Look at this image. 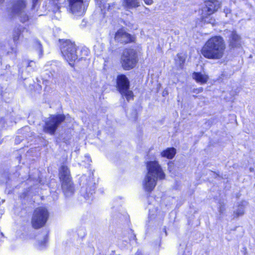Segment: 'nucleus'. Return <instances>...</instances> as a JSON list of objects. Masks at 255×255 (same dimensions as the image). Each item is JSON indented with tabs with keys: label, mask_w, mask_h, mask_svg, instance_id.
<instances>
[{
	"label": "nucleus",
	"mask_w": 255,
	"mask_h": 255,
	"mask_svg": "<svg viewBox=\"0 0 255 255\" xmlns=\"http://www.w3.org/2000/svg\"><path fill=\"white\" fill-rule=\"evenodd\" d=\"M226 44L223 37L215 36L209 39L202 48L203 56L209 59L218 60L225 54Z\"/></svg>",
	"instance_id": "nucleus-1"
},
{
	"label": "nucleus",
	"mask_w": 255,
	"mask_h": 255,
	"mask_svg": "<svg viewBox=\"0 0 255 255\" xmlns=\"http://www.w3.org/2000/svg\"><path fill=\"white\" fill-rule=\"evenodd\" d=\"M146 167L147 173L143 180L142 185L145 191L150 192L155 187L157 180L164 178L165 174L157 161H149Z\"/></svg>",
	"instance_id": "nucleus-2"
},
{
	"label": "nucleus",
	"mask_w": 255,
	"mask_h": 255,
	"mask_svg": "<svg viewBox=\"0 0 255 255\" xmlns=\"http://www.w3.org/2000/svg\"><path fill=\"white\" fill-rule=\"evenodd\" d=\"M65 120L63 114L52 115L46 119L43 126V131L50 135H54L59 126Z\"/></svg>",
	"instance_id": "nucleus-3"
},
{
	"label": "nucleus",
	"mask_w": 255,
	"mask_h": 255,
	"mask_svg": "<svg viewBox=\"0 0 255 255\" xmlns=\"http://www.w3.org/2000/svg\"><path fill=\"white\" fill-rule=\"evenodd\" d=\"M61 51L65 59L73 66L71 62H75L78 59L75 44L69 40H65L61 44Z\"/></svg>",
	"instance_id": "nucleus-4"
},
{
	"label": "nucleus",
	"mask_w": 255,
	"mask_h": 255,
	"mask_svg": "<svg viewBox=\"0 0 255 255\" xmlns=\"http://www.w3.org/2000/svg\"><path fill=\"white\" fill-rule=\"evenodd\" d=\"M137 56L135 50L133 49H126L121 56V62L125 70H130L134 68L137 62Z\"/></svg>",
	"instance_id": "nucleus-5"
},
{
	"label": "nucleus",
	"mask_w": 255,
	"mask_h": 255,
	"mask_svg": "<svg viewBox=\"0 0 255 255\" xmlns=\"http://www.w3.org/2000/svg\"><path fill=\"white\" fill-rule=\"evenodd\" d=\"M117 88L119 92L125 96L127 101L133 99V92L129 90V81L125 75H119L117 78Z\"/></svg>",
	"instance_id": "nucleus-6"
},
{
	"label": "nucleus",
	"mask_w": 255,
	"mask_h": 255,
	"mask_svg": "<svg viewBox=\"0 0 255 255\" xmlns=\"http://www.w3.org/2000/svg\"><path fill=\"white\" fill-rule=\"evenodd\" d=\"M49 217L47 210L43 207L37 208L34 210L31 219L32 227L35 229H39L44 226Z\"/></svg>",
	"instance_id": "nucleus-7"
},
{
	"label": "nucleus",
	"mask_w": 255,
	"mask_h": 255,
	"mask_svg": "<svg viewBox=\"0 0 255 255\" xmlns=\"http://www.w3.org/2000/svg\"><path fill=\"white\" fill-rule=\"evenodd\" d=\"M80 182L82 185L81 192L82 195L86 199L90 198L96 188V184L93 178L89 177L88 179L85 175H83L80 178Z\"/></svg>",
	"instance_id": "nucleus-8"
},
{
	"label": "nucleus",
	"mask_w": 255,
	"mask_h": 255,
	"mask_svg": "<svg viewBox=\"0 0 255 255\" xmlns=\"http://www.w3.org/2000/svg\"><path fill=\"white\" fill-rule=\"evenodd\" d=\"M12 12L17 15L22 22L27 21L29 19L26 10V3L24 0H13Z\"/></svg>",
	"instance_id": "nucleus-9"
},
{
	"label": "nucleus",
	"mask_w": 255,
	"mask_h": 255,
	"mask_svg": "<svg viewBox=\"0 0 255 255\" xmlns=\"http://www.w3.org/2000/svg\"><path fill=\"white\" fill-rule=\"evenodd\" d=\"M228 43L230 49H239L242 47V37L236 30H233L228 31Z\"/></svg>",
	"instance_id": "nucleus-10"
},
{
	"label": "nucleus",
	"mask_w": 255,
	"mask_h": 255,
	"mask_svg": "<svg viewBox=\"0 0 255 255\" xmlns=\"http://www.w3.org/2000/svg\"><path fill=\"white\" fill-rule=\"evenodd\" d=\"M71 12L77 16L82 15L85 12L83 0H68Z\"/></svg>",
	"instance_id": "nucleus-11"
},
{
	"label": "nucleus",
	"mask_w": 255,
	"mask_h": 255,
	"mask_svg": "<svg viewBox=\"0 0 255 255\" xmlns=\"http://www.w3.org/2000/svg\"><path fill=\"white\" fill-rule=\"evenodd\" d=\"M205 6L203 8V11L207 12L208 15L214 13L220 8V3L217 0H210L205 2Z\"/></svg>",
	"instance_id": "nucleus-12"
},
{
	"label": "nucleus",
	"mask_w": 255,
	"mask_h": 255,
	"mask_svg": "<svg viewBox=\"0 0 255 255\" xmlns=\"http://www.w3.org/2000/svg\"><path fill=\"white\" fill-rule=\"evenodd\" d=\"M115 39L118 42L127 43L131 41V37L129 34L123 29L119 30L115 34Z\"/></svg>",
	"instance_id": "nucleus-13"
},
{
	"label": "nucleus",
	"mask_w": 255,
	"mask_h": 255,
	"mask_svg": "<svg viewBox=\"0 0 255 255\" xmlns=\"http://www.w3.org/2000/svg\"><path fill=\"white\" fill-rule=\"evenodd\" d=\"M62 189L66 197L71 196L74 193V187L71 179L62 181Z\"/></svg>",
	"instance_id": "nucleus-14"
},
{
	"label": "nucleus",
	"mask_w": 255,
	"mask_h": 255,
	"mask_svg": "<svg viewBox=\"0 0 255 255\" xmlns=\"http://www.w3.org/2000/svg\"><path fill=\"white\" fill-rule=\"evenodd\" d=\"M248 203L245 201H242L239 203V204L235 208L233 214L234 218H238L240 216L244 215L245 214V209Z\"/></svg>",
	"instance_id": "nucleus-15"
},
{
	"label": "nucleus",
	"mask_w": 255,
	"mask_h": 255,
	"mask_svg": "<svg viewBox=\"0 0 255 255\" xmlns=\"http://www.w3.org/2000/svg\"><path fill=\"white\" fill-rule=\"evenodd\" d=\"M59 172L60 178L61 181L71 179L70 171L67 166L62 165L60 167Z\"/></svg>",
	"instance_id": "nucleus-16"
},
{
	"label": "nucleus",
	"mask_w": 255,
	"mask_h": 255,
	"mask_svg": "<svg viewBox=\"0 0 255 255\" xmlns=\"http://www.w3.org/2000/svg\"><path fill=\"white\" fill-rule=\"evenodd\" d=\"M176 149L174 147L167 148L161 153V155L163 157L168 159H172L176 154Z\"/></svg>",
	"instance_id": "nucleus-17"
},
{
	"label": "nucleus",
	"mask_w": 255,
	"mask_h": 255,
	"mask_svg": "<svg viewBox=\"0 0 255 255\" xmlns=\"http://www.w3.org/2000/svg\"><path fill=\"white\" fill-rule=\"evenodd\" d=\"M142 3V0H125V6L128 8H136Z\"/></svg>",
	"instance_id": "nucleus-18"
},
{
	"label": "nucleus",
	"mask_w": 255,
	"mask_h": 255,
	"mask_svg": "<svg viewBox=\"0 0 255 255\" xmlns=\"http://www.w3.org/2000/svg\"><path fill=\"white\" fill-rule=\"evenodd\" d=\"M193 78L197 82L204 84L207 82L208 77L207 75L202 74L201 73H194L193 74Z\"/></svg>",
	"instance_id": "nucleus-19"
},
{
	"label": "nucleus",
	"mask_w": 255,
	"mask_h": 255,
	"mask_svg": "<svg viewBox=\"0 0 255 255\" xmlns=\"http://www.w3.org/2000/svg\"><path fill=\"white\" fill-rule=\"evenodd\" d=\"M24 28L22 26H19L16 28H15L13 33V41L16 42L19 38V36L22 32L23 31Z\"/></svg>",
	"instance_id": "nucleus-20"
},
{
	"label": "nucleus",
	"mask_w": 255,
	"mask_h": 255,
	"mask_svg": "<svg viewBox=\"0 0 255 255\" xmlns=\"http://www.w3.org/2000/svg\"><path fill=\"white\" fill-rule=\"evenodd\" d=\"M47 240V234L45 232L43 234V239L41 241H38L36 246L39 250H42L45 248Z\"/></svg>",
	"instance_id": "nucleus-21"
},
{
	"label": "nucleus",
	"mask_w": 255,
	"mask_h": 255,
	"mask_svg": "<svg viewBox=\"0 0 255 255\" xmlns=\"http://www.w3.org/2000/svg\"><path fill=\"white\" fill-rule=\"evenodd\" d=\"M96 1L97 4L99 5V6L101 8V9L103 10L107 7V4L106 2L107 0H95Z\"/></svg>",
	"instance_id": "nucleus-22"
},
{
	"label": "nucleus",
	"mask_w": 255,
	"mask_h": 255,
	"mask_svg": "<svg viewBox=\"0 0 255 255\" xmlns=\"http://www.w3.org/2000/svg\"><path fill=\"white\" fill-rule=\"evenodd\" d=\"M202 19L205 22L211 23L213 25L215 24V20L214 19H210L208 16H205L204 15L202 16Z\"/></svg>",
	"instance_id": "nucleus-23"
},
{
	"label": "nucleus",
	"mask_w": 255,
	"mask_h": 255,
	"mask_svg": "<svg viewBox=\"0 0 255 255\" xmlns=\"http://www.w3.org/2000/svg\"><path fill=\"white\" fill-rule=\"evenodd\" d=\"M14 54L13 55V57H15L16 56V48H12L11 49V51H8L7 52V54L8 55H10V54Z\"/></svg>",
	"instance_id": "nucleus-24"
},
{
	"label": "nucleus",
	"mask_w": 255,
	"mask_h": 255,
	"mask_svg": "<svg viewBox=\"0 0 255 255\" xmlns=\"http://www.w3.org/2000/svg\"><path fill=\"white\" fill-rule=\"evenodd\" d=\"M225 207L223 205L220 204V207H219V212L220 214H223L224 213V211H225Z\"/></svg>",
	"instance_id": "nucleus-25"
},
{
	"label": "nucleus",
	"mask_w": 255,
	"mask_h": 255,
	"mask_svg": "<svg viewBox=\"0 0 255 255\" xmlns=\"http://www.w3.org/2000/svg\"><path fill=\"white\" fill-rule=\"evenodd\" d=\"M37 46H38V48L39 50V54L42 55V50L41 45L39 42H37Z\"/></svg>",
	"instance_id": "nucleus-26"
},
{
	"label": "nucleus",
	"mask_w": 255,
	"mask_h": 255,
	"mask_svg": "<svg viewBox=\"0 0 255 255\" xmlns=\"http://www.w3.org/2000/svg\"><path fill=\"white\" fill-rule=\"evenodd\" d=\"M177 56L180 60V61L181 62L180 64L181 65V64H183L184 62V60H185L183 58H182L181 56H180L179 54H177Z\"/></svg>",
	"instance_id": "nucleus-27"
},
{
	"label": "nucleus",
	"mask_w": 255,
	"mask_h": 255,
	"mask_svg": "<svg viewBox=\"0 0 255 255\" xmlns=\"http://www.w3.org/2000/svg\"><path fill=\"white\" fill-rule=\"evenodd\" d=\"M144 2L148 5L151 4L153 3L152 0H144Z\"/></svg>",
	"instance_id": "nucleus-28"
},
{
	"label": "nucleus",
	"mask_w": 255,
	"mask_h": 255,
	"mask_svg": "<svg viewBox=\"0 0 255 255\" xmlns=\"http://www.w3.org/2000/svg\"><path fill=\"white\" fill-rule=\"evenodd\" d=\"M35 66V62L33 61H30L28 64V67H34Z\"/></svg>",
	"instance_id": "nucleus-29"
},
{
	"label": "nucleus",
	"mask_w": 255,
	"mask_h": 255,
	"mask_svg": "<svg viewBox=\"0 0 255 255\" xmlns=\"http://www.w3.org/2000/svg\"><path fill=\"white\" fill-rule=\"evenodd\" d=\"M38 0H32V8H34L36 4V2H37Z\"/></svg>",
	"instance_id": "nucleus-30"
},
{
	"label": "nucleus",
	"mask_w": 255,
	"mask_h": 255,
	"mask_svg": "<svg viewBox=\"0 0 255 255\" xmlns=\"http://www.w3.org/2000/svg\"><path fill=\"white\" fill-rule=\"evenodd\" d=\"M85 157L86 158H87L88 160L90 161H91V159H89L90 158V157L88 155H85Z\"/></svg>",
	"instance_id": "nucleus-31"
},
{
	"label": "nucleus",
	"mask_w": 255,
	"mask_h": 255,
	"mask_svg": "<svg viewBox=\"0 0 255 255\" xmlns=\"http://www.w3.org/2000/svg\"><path fill=\"white\" fill-rule=\"evenodd\" d=\"M130 238H132L133 240H135V235L132 234Z\"/></svg>",
	"instance_id": "nucleus-32"
},
{
	"label": "nucleus",
	"mask_w": 255,
	"mask_h": 255,
	"mask_svg": "<svg viewBox=\"0 0 255 255\" xmlns=\"http://www.w3.org/2000/svg\"><path fill=\"white\" fill-rule=\"evenodd\" d=\"M140 254H141V253L140 252H137V253H136L135 255H140Z\"/></svg>",
	"instance_id": "nucleus-33"
},
{
	"label": "nucleus",
	"mask_w": 255,
	"mask_h": 255,
	"mask_svg": "<svg viewBox=\"0 0 255 255\" xmlns=\"http://www.w3.org/2000/svg\"><path fill=\"white\" fill-rule=\"evenodd\" d=\"M250 171H251V172H252V171H253V170H254V168H251H251H250Z\"/></svg>",
	"instance_id": "nucleus-34"
},
{
	"label": "nucleus",
	"mask_w": 255,
	"mask_h": 255,
	"mask_svg": "<svg viewBox=\"0 0 255 255\" xmlns=\"http://www.w3.org/2000/svg\"><path fill=\"white\" fill-rule=\"evenodd\" d=\"M10 68V66H9V65H7V66H6V69H8V68Z\"/></svg>",
	"instance_id": "nucleus-35"
},
{
	"label": "nucleus",
	"mask_w": 255,
	"mask_h": 255,
	"mask_svg": "<svg viewBox=\"0 0 255 255\" xmlns=\"http://www.w3.org/2000/svg\"><path fill=\"white\" fill-rule=\"evenodd\" d=\"M108 9H110V5L109 4H108Z\"/></svg>",
	"instance_id": "nucleus-36"
},
{
	"label": "nucleus",
	"mask_w": 255,
	"mask_h": 255,
	"mask_svg": "<svg viewBox=\"0 0 255 255\" xmlns=\"http://www.w3.org/2000/svg\"><path fill=\"white\" fill-rule=\"evenodd\" d=\"M4 74H5V73H1V75H4Z\"/></svg>",
	"instance_id": "nucleus-37"
},
{
	"label": "nucleus",
	"mask_w": 255,
	"mask_h": 255,
	"mask_svg": "<svg viewBox=\"0 0 255 255\" xmlns=\"http://www.w3.org/2000/svg\"><path fill=\"white\" fill-rule=\"evenodd\" d=\"M2 0H0V1H2Z\"/></svg>",
	"instance_id": "nucleus-38"
}]
</instances>
